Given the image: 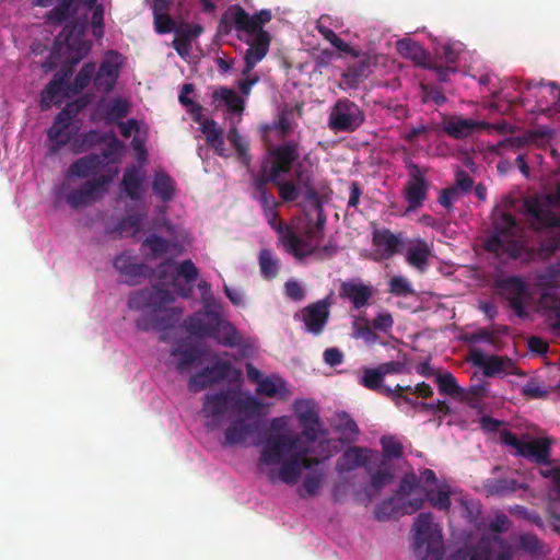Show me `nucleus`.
Segmentation results:
<instances>
[{
	"label": "nucleus",
	"mask_w": 560,
	"mask_h": 560,
	"mask_svg": "<svg viewBox=\"0 0 560 560\" xmlns=\"http://www.w3.org/2000/svg\"><path fill=\"white\" fill-rule=\"evenodd\" d=\"M237 417L232 419L224 430V446L246 445L250 436L258 433L260 430L259 413L236 412Z\"/></svg>",
	"instance_id": "f8f14e48"
},
{
	"label": "nucleus",
	"mask_w": 560,
	"mask_h": 560,
	"mask_svg": "<svg viewBox=\"0 0 560 560\" xmlns=\"http://www.w3.org/2000/svg\"><path fill=\"white\" fill-rule=\"evenodd\" d=\"M317 30L318 33L340 52L359 57V51L342 40L332 30L323 25H318Z\"/></svg>",
	"instance_id": "603ef678"
},
{
	"label": "nucleus",
	"mask_w": 560,
	"mask_h": 560,
	"mask_svg": "<svg viewBox=\"0 0 560 560\" xmlns=\"http://www.w3.org/2000/svg\"><path fill=\"white\" fill-rule=\"evenodd\" d=\"M425 497L440 511H448L451 508V491L446 486L440 487L438 490H428Z\"/></svg>",
	"instance_id": "864d4df0"
},
{
	"label": "nucleus",
	"mask_w": 560,
	"mask_h": 560,
	"mask_svg": "<svg viewBox=\"0 0 560 560\" xmlns=\"http://www.w3.org/2000/svg\"><path fill=\"white\" fill-rule=\"evenodd\" d=\"M490 127L487 122L464 118L462 116H450L443 120V130L453 139H464L471 136L476 130Z\"/></svg>",
	"instance_id": "5701e85b"
},
{
	"label": "nucleus",
	"mask_w": 560,
	"mask_h": 560,
	"mask_svg": "<svg viewBox=\"0 0 560 560\" xmlns=\"http://www.w3.org/2000/svg\"><path fill=\"white\" fill-rule=\"evenodd\" d=\"M373 294L372 285L355 280L343 281L339 288L340 298L349 300L355 310L366 307Z\"/></svg>",
	"instance_id": "412c9836"
},
{
	"label": "nucleus",
	"mask_w": 560,
	"mask_h": 560,
	"mask_svg": "<svg viewBox=\"0 0 560 560\" xmlns=\"http://www.w3.org/2000/svg\"><path fill=\"white\" fill-rule=\"evenodd\" d=\"M431 255L432 250L429 244L424 240H417L408 247L406 260L415 269L424 272L429 267V258Z\"/></svg>",
	"instance_id": "c756f323"
},
{
	"label": "nucleus",
	"mask_w": 560,
	"mask_h": 560,
	"mask_svg": "<svg viewBox=\"0 0 560 560\" xmlns=\"http://www.w3.org/2000/svg\"><path fill=\"white\" fill-rule=\"evenodd\" d=\"M393 480L394 474L389 467L385 465V462L381 460L377 470L371 474L370 488L374 491V493H369L368 489H365V491L370 498H372L373 495L380 493Z\"/></svg>",
	"instance_id": "37998d69"
},
{
	"label": "nucleus",
	"mask_w": 560,
	"mask_h": 560,
	"mask_svg": "<svg viewBox=\"0 0 560 560\" xmlns=\"http://www.w3.org/2000/svg\"><path fill=\"white\" fill-rule=\"evenodd\" d=\"M118 78V69L115 65H112L107 61L102 62L98 71L94 77V85L98 90H103L105 92H109L113 90L116 84V80Z\"/></svg>",
	"instance_id": "e433bc0d"
},
{
	"label": "nucleus",
	"mask_w": 560,
	"mask_h": 560,
	"mask_svg": "<svg viewBox=\"0 0 560 560\" xmlns=\"http://www.w3.org/2000/svg\"><path fill=\"white\" fill-rule=\"evenodd\" d=\"M213 102H222L232 114H238L244 110L243 98L232 89L221 86L212 94Z\"/></svg>",
	"instance_id": "58836bf2"
},
{
	"label": "nucleus",
	"mask_w": 560,
	"mask_h": 560,
	"mask_svg": "<svg viewBox=\"0 0 560 560\" xmlns=\"http://www.w3.org/2000/svg\"><path fill=\"white\" fill-rule=\"evenodd\" d=\"M110 182L112 176L105 174L88 179L79 188L69 191L66 201L74 209L91 205L107 190Z\"/></svg>",
	"instance_id": "4468645a"
},
{
	"label": "nucleus",
	"mask_w": 560,
	"mask_h": 560,
	"mask_svg": "<svg viewBox=\"0 0 560 560\" xmlns=\"http://www.w3.org/2000/svg\"><path fill=\"white\" fill-rule=\"evenodd\" d=\"M262 212L267 223L276 231L288 253L299 259H303L315 252V247H311L305 240L301 238L291 225L278 220V209L265 210Z\"/></svg>",
	"instance_id": "1a4fd4ad"
},
{
	"label": "nucleus",
	"mask_w": 560,
	"mask_h": 560,
	"mask_svg": "<svg viewBox=\"0 0 560 560\" xmlns=\"http://www.w3.org/2000/svg\"><path fill=\"white\" fill-rule=\"evenodd\" d=\"M435 381L439 392L442 395L455 396L463 393V389L458 386L456 378L450 372L439 373Z\"/></svg>",
	"instance_id": "6e6d98bb"
},
{
	"label": "nucleus",
	"mask_w": 560,
	"mask_h": 560,
	"mask_svg": "<svg viewBox=\"0 0 560 560\" xmlns=\"http://www.w3.org/2000/svg\"><path fill=\"white\" fill-rule=\"evenodd\" d=\"M115 269L125 278V282L135 285L141 278H147L152 268L143 262H136L128 252L118 255L114 260Z\"/></svg>",
	"instance_id": "6ab92c4d"
},
{
	"label": "nucleus",
	"mask_w": 560,
	"mask_h": 560,
	"mask_svg": "<svg viewBox=\"0 0 560 560\" xmlns=\"http://www.w3.org/2000/svg\"><path fill=\"white\" fill-rule=\"evenodd\" d=\"M397 501L399 500L393 495L380 502L374 511L375 518L377 521H385L395 514H401V506L396 504Z\"/></svg>",
	"instance_id": "13d9d810"
},
{
	"label": "nucleus",
	"mask_w": 560,
	"mask_h": 560,
	"mask_svg": "<svg viewBox=\"0 0 560 560\" xmlns=\"http://www.w3.org/2000/svg\"><path fill=\"white\" fill-rule=\"evenodd\" d=\"M71 90L67 88V85L59 80L51 79L44 90L40 93V107L42 109H48L51 104H57L56 98L63 94V96H69Z\"/></svg>",
	"instance_id": "ea45409f"
},
{
	"label": "nucleus",
	"mask_w": 560,
	"mask_h": 560,
	"mask_svg": "<svg viewBox=\"0 0 560 560\" xmlns=\"http://www.w3.org/2000/svg\"><path fill=\"white\" fill-rule=\"evenodd\" d=\"M173 301L174 298L166 288L155 285L152 290H140L130 295L128 307L132 311L150 310L154 313H161L164 306Z\"/></svg>",
	"instance_id": "2eb2a0df"
},
{
	"label": "nucleus",
	"mask_w": 560,
	"mask_h": 560,
	"mask_svg": "<svg viewBox=\"0 0 560 560\" xmlns=\"http://www.w3.org/2000/svg\"><path fill=\"white\" fill-rule=\"evenodd\" d=\"M284 384L280 377H265L261 382H259L256 392L259 395H264L267 397H275L281 388H283Z\"/></svg>",
	"instance_id": "e2e57ef3"
},
{
	"label": "nucleus",
	"mask_w": 560,
	"mask_h": 560,
	"mask_svg": "<svg viewBox=\"0 0 560 560\" xmlns=\"http://www.w3.org/2000/svg\"><path fill=\"white\" fill-rule=\"evenodd\" d=\"M370 451L360 446H350L337 459L336 470L339 474L351 471L358 467H364L370 471Z\"/></svg>",
	"instance_id": "393cba45"
},
{
	"label": "nucleus",
	"mask_w": 560,
	"mask_h": 560,
	"mask_svg": "<svg viewBox=\"0 0 560 560\" xmlns=\"http://www.w3.org/2000/svg\"><path fill=\"white\" fill-rule=\"evenodd\" d=\"M171 355L178 358L176 370L187 372L194 364L199 363L203 357V349L186 342H178L172 347Z\"/></svg>",
	"instance_id": "a878e982"
},
{
	"label": "nucleus",
	"mask_w": 560,
	"mask_h": 560,
	"mask_svg": "<svg viewBox=\"0 0 560 560\" xmlns=\"http://www.w3.org/2000/svg\"><path fill=\"white\" fill-rule=\"evenodd\" d=\"M523 213L534 230L560 228V183L549 194L525 198Z\"/></svg>",
	"instance_id": "20e7f679"
},
{
	"label": "nucleus",
	"mask_w": 560,
	"mask_h": 560,
	"mask_svg": "<svg viewBox=\"0 0 560 560\" xmlns=\"http://www.w3.org/2000/svg\"><path fill=\"white\" fill-rule=\"evenodd\" d=\"M331 427L337 433H339L340 441L345 443L355 442L360 434L358 424L346 411H340L335 415Z\"/></svg>",
	"instance_id": "7c9ffc66"
},
{
	"label": "nucleus",
	"mask_w": 560,
	"mask_h": 560,
	"mask_svg": "<svg viewBox=\"0 0 560 560\" xmlns=\"http://www.w3.org/2000/svg\"><path fill=\"white\" fill-rule=\"evenodd\" d=\"M485 493L489 495L504 497L526 487L513 478H488L482 483Z\"/></svg>",
	"instance_id": "2f4dec72"
},
{
	"label": "nucleus",
	"mask_w": 560,
	"mask_h": 560,
	"mask_svg": "<svg viewBox=\"0 0 560 560\" xmlns=\"http://www.w3.org/2000/svg\"><path fill=\"white\" fill-rule=\"evenodd\" d=\"M365 120V113L348 97L337 100L328 115V127L334 132H354Z\"/></svg>",
	"instance_id": "0eeeda50"
},
{
	"label": "nucleus",
	"mask_w": 560,
	"mask_h": 560,
	"mask_svg": "<svg viewBox=\"0 0 560 560\" xmlns=\"http://www.w3.org/2000/svg\"><path fill=\"white\" fill-rule=\"evenodd\" d=\"M143 247H148L153 255L154 258L160 257L166 254L170 249V241L159 236L156 234H151L142 242Z\"/></svg>",
	"instance_id": "680f3d73"
},
{
	"label": "nucleus",
	"mask_w": 560,
	"mask_h": 560,
	"mask_svg": "<svg viewBox=\"0 0 560 560\" xmlns=\"http://www.w3.org/2000/svg\"><path fill=\"white\" fill-rule=\"evenodd\" d=\"M369 62L360 60L350 65L341 75L340 86L342 89H357L368 78Z\"/></svg>",
	"instance_id": "72a5a7b5"
},
{
	"label": "nucleus",
	"mask_w": 560,
	"mask_h": 560,
	"mask_svg": "<svg viewBox=\"0 0 560 560\" xmlns=\"http://www.w3.org/2000/svg\"><path fill=\"white\" fill-rule=\"evenodd\" d=\"M175 273L176 278H183L188 284H191L197 280L199 271L190 259H186L178 264Z\"/></svg>",
	"instance_id": "338daca9"
},
{
	"label": "nucleus",
	"mask_w": 560,
	"mask_h": 560,
	"mask_svg": "<svg viewBox=\"0 0 560 560\" xmlns=\"http://www.w3.org/2000/svg\"><path fill=\"white\" fill-rule=\"evenodd\" d=\"M301 156V142L295 139L283 140L277 145L268 149L265 160L270 163V166L281 176L290 173L296 165L303 164L300 162Z\"/></svg>",
	"instance_id": "9b49d317"
},
{
	"label": "nucleus",
	"mask_w": 560,
	"mask_h": 560,
	"mask_svg": "<svg viewBox=\"0 0 560 560\" xmlns=\"http://www.w3.org/2000/svg\"><path fill=\"white\" fill-rule=\"evenodd\" d=\"M221 323V313L210 307L208 301L205 302V310L188 316L184 326L186 331L194 337H210Z\"/></svg>",
	"instance_id": "dca6fc26"
},
{
	"label": "nucleus",
	"mask_w": 560,
	"mask_h": 560,
	"mask_svg": "<svg viewBox=\"0 0 560 560\" xmlns=\"http://www.w3.org/2000/svg\"><path fill=\"white\" fill-rule=\"evenodd\" d=\"M141 183L142 178L139 176V171L137 167L132 166L125 171L122 176V186L130 199L138 200L140 198L139 191Z\"/></svg>",
	"instance_id": "8fccbe9b"
},
{
	"label": "nucleus",
	"mask_w": 560,
	"mask_h": 560,
	"mask_svg": "<svg viewBox=\"0 0 560 560\" xmlns=\"http://www.w3.org/2000/svg\"><path fill=\"white\" fill-rule=\"evenodd\" d=\"M470 360L474 365L482 368L483 374L488 377L504 372L506 366L511 364V360L508 358L503 359L498 355L486 358L480 349H472L470 351Z\"/></svg>",
	"instance_id": "bb28decb"
},
{
	"label": "nucleus",
	"mask_w": 560,
	"mask_h": 560,
	"mask_svg": "<svg viewBox=\"0 0 560 560\" xmlns=\"http://www.w3.org/2000/svg\"><path fill=\"white\" fill-rule=\"evenodd\" d=\"M384 375L381 369H364L360 384L370 390L377 392L387 397L385 389H392V387L383 384Z\"/></svg>",
	"instance_id": "c03bdc74"
},
{
	"label": "nucleus",
	"mask_w": 560,
	"mask_h": 560,
	"mask_svg": "<svg viewBox=\"0 0 560 560\" xmlns=\"http://www.w3.org/2000/svg\"><path fill=\"white\" fill-rule=\"evenodd\" d=\"M254 38L247 42L249 47L244 56L243 75H248L253 69L267 56L270 47L271 37L268 32L253 34Z\"/></svg>",
	"instance_id": "aec40b11"
},
{
	"label": "nucleus",
	"mask_w": 560,
	"mask_h": 560,
	"mask_svg": "<svg viewBox=\"0 0 560 560\" xmlns=\"http://www.w3.org/2000/svg\"><path fill=\"white\" fill-rule=\"evenodd\" d=\"M279 198L283 203H290L298 200L300 197L301 188L299 184L292 180H278L277 184Z\"/></svg>",
	"instance_id": "bf43d9fd"
},
{
	"label": "nucleus",
	"mask_w": 560,
	"mask_h": 560,
	"mask_svg": "<svg viewBox=\"0 0 560 560\" xmlns=\"http://www.w3.org/2000/svg\"><path fill=\"white\" fill-rule=\"evenodd\" d=\"M272 14L270 10L264 9L250 15L240 4L230 5L221 15L218 33L220 35H229L232 30L237 33L247 35L266 32L264 25L271 21Z\"/></svg>",
	"instance_id": "423d86ee"
},
{
	"label": "nucleus",
	"mask_w": 560,
	"mask_h": 560,
	"mask_svg": "<svg viewBox=\"0 0 560 560\" xmlns=\"http://www.w3.org/2000/svg\"><path fill=\"white\" fill-rule=\"evenodd\" d=\"M295 179L305 188V198L314 205L315 210L323 206L317 190L312 185V172L303 164L296 165Z\"/></svg>",
	"instance_id": "a19ab883"
},
{
	"label": "nucleus",
	"mask_w": 560,
	"mask_h": 560,
	"mask_svg": "<svg viewBox=\"0 0 560 560\" xmlns=\"http://www.w3.org/2000/svg\"><path fill=\"white\" fill-rule=\"evenodd\" d=\"M201 132L205 135L207 143L218 153L223 155L224 135L223 129L218 127L213 119H205L201 122Z\"/></svg>",
	"instance_id": "f704fd0d"
},
{
	"label": "nucleus",
	"mask_w": 560,
	"mask_h": 560,
	"mask_svg": "<svg viewBox=\"0 0 560 560\" xmlns=\"http://www.w3.org/2000/svg\"><path fill=\"white\" fill-rule=\"evenodd\" d=\"M413 551L418 560H442L444 542L442 530L433 524L430 512L420 513L413 524Z\"/></svg>",
	"instance_id": "39448f33"
},
{
	"label": "nucleus",
	"mask_w": 560,
	"mask_h": 560,
	"mask_svg": "<svg viewBox=\"0 0 560 560\" xmlns=\"http://www.w3.org/2000/svg\"><path fill=\"white\" fill-rule=\"evenodd\" d=\"M306 330L318 335L323 331L329 317V303L326 300L317 301L306 306L303 312Z\"/></svg>",
	"instance_id": "b1692460"
},
{
	"label": "nucleus",
	"mask_w": 560,
	"mask_h": 560,
	"mask_svg": "<svg viewBox=\"0 0 560 560\" xmlns=\"http://www.w3.org/2000/svg\"><path fill=\"white\" fill-rule=\"evenodd\" d=\"M300 436L288 432L287 417H277L270 421L262 438L254 445L259 446L257 469L262 472L269 482L279 481L296 485L304 470L322 464V458L312 456L310 447L298 448Z\"/></svg>",
	"instance_id": "f257e3e1"
},
{
	"label": "nucleus",
	"mask_w": 560,
	"mask_h": 560,
	"mask_svg": "<svg viewBox=\"0 0 560 560\" xmlns=\"http://www.w3.org/2000/svg\"><path fill=\"white\" fill-rule=\"evenodd\" d=\"M408 180L404 187L402 195L408 205L407 212L417 211L422 208L428 199L430 183L427 179V168L420 167L417 163H406Z\"/></svg>",
	"instance_id": "9d476101"
},
{
	"label": "nucleus",
	"mask_w": 560,
	"mask_h": 560,
	"mask_svg": "<svg viewBox=\"0 0 560 560\" xmlns=\"http://www.w3.org/2000/svg\"><path fill=\"white\" fill-rule=\"evenodd\" d=\"M500 440L513 447L516 455L532 460L535 464L549 465L551 455V441L548 438H537L529 442L522 441L510 430L500 432Z\"/></svg>",
	"instance_id": "6e6552de"
},
{
	"label": "nucleus",
	"mask_w": 560,
	"mask_h": 560,
	"mask_svg": "<svg viewBox=\"0 0 560 560\" xmlns=\"http://www.w3.org/2000/svg\"><path fill=\"white\" fill-rule=\"evenodd\" d=\"M298 113L299 116L302 115V105L296 104L295 106L288 107L285 106L279 114V119L276 122V130L278 132L279 139H284L289 135H291L294 130V121L293 115Z\"/></svg>",
	"instance_id": "4c0bfd02"
},
{
	"label": "nucleus",
	"mask_w": 560,
	"mask_h": 560,
	"mask_svg": "<svg viewBox=\"0 0 560 560\" xmlns=\"http://www.w3.org/2000/svg\"><path fill=\"white\" fill-rule=\"evenodd\" d=\"M233 366L229 361H217L212 365L203 368L201 371L191 375L188 380V390L198 393L214 384L225 381Z\"/></svg>",
	"instance_id": "f3484780"
},
{
	"label": "nucleus",
	"mask_w": 560,
	"mask_h": 560,
	"mask_svg": "<svg viewBox=\"0 0 560 560\" xmlns=\"http://www.w3.org/2000/svg\"><path fill=\"white\" fill-rule=\"evenodd\" d=\"M75 25H66L55 39V47H66L67 58L72 66H77L91 49V44L83 38V35H74Z\"/></svg>",
	"instance_id": "a211bd4d"
},
{
	"label": "nucleus",
	"mask_w": 560,
	"mask_h": 560,
	"mask_svg": "<svg viewBox=\"0 0 560 560\" xmlns=\"http://www.w3.org/2000/svg\"><path fill=\"white\" fill-rule=\"evenodd\" d=\"M152 189L163 201H170L175 192L174 180L164 172H158L152 183Z\"/></svg>",
	"instance_id": "49530a36"
},
{
	"label": "nucleus",
	"mask_w": 560,
	"mask_h": 560,
	"mask_svg": "<svg viewBox=\"0 0 560 560\" xmlns=\"http://www.w3.org/2000/svg\"><path fill=\"white\" fill-rule=\"evenodd\" d=\"M228 139L234 150L236 151L238 158L242 160V162L248 166L250 163V156L248 154V144L245 142L240 135L237 128L233 127L228 132Z\"/></svg>",
	"instance_id": "4d7b16f0"
},
{
	"label": "nucleus",
	"mask_w": 560,
	"mask_h": 560,
	"mask_svg": "<svg viewBox=\"0 0 560 560\" xmlns=\"http://www.w3.org/2000/svg\"><path fill=\"white\" fill-rule=\"evenodd\" d=\"M375 260L389 259L400 252L402 241L388 229L375 230L372 234Z\"/></svg>",
	"instance_id": "4be33fe9"
},
{
	"label": "nucleus",
	"mask_w": 560,
	"mask_h": 560,
	"mask_svg": "<svg viewBox=\"0 0 560 560\" xmlns=\"http://www.w3.org/2000/svg\"><path fill=\"white\" fill-rule=\"evenodd\" d=\"M388 291L396 296H406L413 293V289L407 278L394 276L388 283Z\"/></svg>",
	"instance_id": "0e129e2a"
},
{
	"label": "nucleus",
	"mask_w": 560,
	"mask_h": 560,
	"mask_svg": "<svg viewBox=\"0 0 560 560\" xmlns=\"http://www.w3.org/2000/svg\"><path fill=\"white\" fill-rule=\"evenodd\" d=\"M326 475L322 470H313L308 472L303 481L298 494L302 499L318 495L325 482Z\"/></svg>",
	"instance_id": "c9c22d12"
},
{
	"label": "nucleus",
	"mask_w": 560,
	"mask_h": 560,
	"mask_svg": "<svg viewBox=\"0 0 560 560\" xmlns=\"http://www.w3.org/2000/svg\"><path fill=\"white\" fill-rule=\"evenodd\" d=\"M78 0H59V3L46 14V20L52 24H61L77 12Z\"/></svg>",
	"instance_id": "a18cd8bd"
},
{
	"label": "nucleus",
	"mask_w": 560,
	"mask_h": 560,
	"mask_svg": "<svg viewBox=\"0 0 560 560\" xmlns=\"http://www.w3.org/2000/svg\"><path fill=\"white\" fill-rule=\"evenodd\" d=\"M280 175L270 166L265 159L261 162L260 168L256 177L254 178V186L257 191L268 190V184H275L277 186Z\"/></svg>",
	"instance_id": "09e8293b"
},
{
	"label": "nucleus",
	"mask_w": 560,
	"mask_h": 560,
	"mask_svg": "<svg viewBox=\"0 0 560 560\" xmlns=\"http://www.w3.org/2000/svg\"><path fill=\"white\" fill-rule=\"evenodd\" d=\"M70 125L71 120L69 119V117L66 115H61V112H59L54 119L52 126L47 130V136L49 140L54 142L50 149L52 152L59 151L70 141Z\"/></svg>",
	"instance_id": "c85d7f7f"
},
{
	"label": "nucleus",
	"mask_w": 560,
	"mask_h": 560,
	"mask_svg": "<svg viewBox=\"0 0 560 560\" xmlns=\"http://www.w3.org/2000/svg\"><path fill=\"white\" fill-rule=\"evenodd\" d=\"M492 233L485 241V249L498 257L520 258L524 250L522 229L515 217L506 211L493 214Z\"/></svg>",
	"instance_id": "7ed1b4c3"
},
{
	"label": "nucleus",
	"mask_w": 560,
	"mask_h": 560,
	"mask_svg": "<svg viewBox=\"0 0 560 560\" xmlns=\"http://www.w3.org/2000/svg\"><path fill=\"white\" fill-rule=\"evenodd\" d=\"M364 322L363 325L353 324L354 328V337L362 338L365 342L374 345L378 342L380 336L376 334V330L370 325L366 318H362Z\"/></svg>",
	"instance_id": "69168bd1"
},
{
	"label": "nucleus",
	"mask_w": 560,
	"mask_h": 560,
	"mask_svg": "<svg viewBox=\"0 0 560 560\" xmlns=\"http://www.w3.org/2000/svg\"><path fill=\"white\" fill-rule=\"evenodd\" d=\"M264 409L262 402L252 395H244L240 389L228 387L214 393H208L202 398L201 413L213 423H207L211 430L229 411L259 413Z\"/></svg>",
	"instance_id": "f03ea898"
},
{
	"label": "nucleus",
	"mask_w": 560,
	"mask_h": 560,
	"mask_svg": "<svg viewBox=\"0 0 560 560\" xmlns=\"http://www.w3.org/2000/svg\"><path fill=\"white\" fill-rule=\"evenodd\" d=\"M385 390L387 392V397L393 400L397 407H400L402 402H405L412 409L420 408L421 402L411 397L413 394L410 385L401 386L397 384L394 388Z\"/></svg>",
	"instance_id": "de8ad7c7"
},
{
	"label": "nucleus",
	"mask_w": 560,
	"mask_h": 560,
	"mask_svg": "<svg viewBox=\"0 0 560 560\" xmlns=\"http://www.w3.org/2000/svg\"><path fill=\"white\" fill-rule=\"evenodd\" d=\"M211 338L218 343L229 348L238 347L243 341L236 327L232 323L223 320L222 317L220 325L217 327Z\"/></svg>",
	"instance_id": "473e14b6"
},
{
	"label": "nucleus",
	"mask_w": 560,
	"mask_h": 560,
	"mask_svg": "<svg viewBox=\"0 0 560 560\" xmlns=\"http://www.w3.org/2000/svg\"><path fill=\"white\" fill-rule=\"evenodd\" d=\"M495 287L500 295L508 301L509 307L513 310L518 317H527L528 313L525 305L529 292L525 281L517 276H509L497 280Z\"/></svg>",
	"instance_id": "ddd939ff"
},
{
	"label": "nucleus",
	"mask_w": 560,
	"mask_h": 560,
	"mask_svg": "<svg viewBox=\"0 0 560 560\" xmlns=\"http://www.w3.org/2000/svg\"><path fill=\"white\" fill-rule=\"evenodd\" d=\"M102 167L101 155L91 153L72 162L68 168L67 177L86 178L96 175Z\"/></svg>",
	"instance_id": "cd10ccee"
},
{
	"label": "nucleus",
	"mask_w": 560,
	"mask_h": 560,
	"mask_svg": "<svg viewBox=\"0 0 560 560\" xmlns=\"http://www.w3.org/2000/svg\"><path fill=\"white\" fill-rule=\"evenodd\" d=\"M95 73V63L86 62L82 66L80 71L74 78L73 83L71 84V93L79 94L82 92L91 82L92 77Z\"/></svg>",
	"instance_id": "5fc2aeb1"
},
{
	"label": "nucleus",
	"mask_w": 560,
	"mask_h": 560,
	"mask_svg": "<svg viewBox=\"0 0 560 560\" xmlns=\"http://www.w3.org/2000/svg\"><path fill=\"white\" fill-rule=\"evenodd\" d=\"M141 225V218L139 214H128L122 218L113 229H106L108 234H116L121 236L129 231H138Z\"/></svg>",
	"instance_id": "052dcab7"
},
{
	"label": "nucleus",
	"mask_w": 560,
	"mask_h": 560,
	"mask_svg": "<svg viewBox=\"0 0 560 560\" xmlns=\"http://www.w3.org/2000/svg\"><path fill=\"white\" fill-rule=\"evenodd\" d=\"M381 445L383 451V459L385 465L388 460L399 459L404 455V447L400 441L390 435H384L381 438Z\"/></svg>",
	"instance_id": "3c124183"
},
{
	"label": "nucleus",
	"mask_w": 560,
	"mask_h": 560,
	"mask_svg": "<svg viewBox=\"0 0 560 560\" xmlns=\"http://www.w3.org/2000/svg\"><path fill=\"white\" fill-rule=\"evenodd\" d=\"M260 273L264 279H275L280 271V261L268 248H262L258 256Z\"/></svg>",
	"instance_id": "79ce46f5"
},
{
	"label": "nucleus",
	"mask_w": 560,
	"mask_h": 560,
	"mask_svg": "<svg viewBox=\"0 0 560 560\" xmlns=\"http://www.w3.org/2000/svg\"><path fill=\"white\" fill-rule=\"evenodd\" d=\"M419 487V478L415 474H406L398 486L395 497L400 501L402 497H408Z\"/></svg>",
	"instance_id": "774afa93"
}]
</instances>
